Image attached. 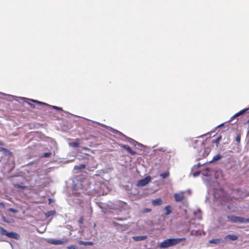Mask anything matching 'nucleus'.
Here are the masks:
<instances>
[{
  "label": "nucleus",
  "mask_w": 249,
  "mask_h": 249,
  "mask_svg": "<svg viewBox=\"0 0 249 249\" xmlns=\"http://www.w3.org/2000/svg\"><path fill=\"white\" fill-rule=\"evenodd\" d=\"M92 191H97L98 189L96 187L92 185H90L89 189H84L83 184L81 181L77 182L73 186V193L80 195L82 193L90 194Z\"/></svg>",
  "instance_id": "nucleus-1"
},
{
  "label": "nucleus",
  "mask_w": 249,
  "mask_h": 249,
  "mask_svg": "<svg viewBox=\"0 0 249 249\" xmlns=\"http://www.w3.org/2000/svg\"><path fill=\"white\" fill-rule=\"evenodd\" d=\"M185 240V237L167 239L160 243L159 247L160 249L167 248L176 245Z\"/></svg>",
  "instance_id": "nucleus-2"
},
{
  "label": "nucleus",
  "mask_w": 249,
  "mask_h": 249,
  "mask_svg": "<svg viewBox=\"0 0 249 249\" xmlns=\"http://www.w3.org/2000/svg\"><path fill=\"white\" fill-rule=\"evenodd\" d=\"M228 221L236 223H249V218H245L244 217L235 216L234 215H230L227 216Z\"/></svg>",
  "instance_id": "nucleus-3"
},
{
  "label": "nucleus",
  "mask_w": 249,
  "mask_h": 249,
  "mask_svg": "<svg viewBox=\"0 0 249 249\" xmlns=\"http://www.w3.org/2000/svg\"><path fill=\"white\" fill-rule=\"evenodd\" d=\"M102 125L104 126L107 127L108 130L112 131H116V132L117 133L119 134L120 135L122 136L123 137L126 139L127 142L129 143H130V144H133L134 146H136V145H138L140 147L143 146V145L142 144L139 143L138 142L135 141V140L132 139L131 138L126 137L125 135L123 134L122 133L119 132V131L116 130L110 126H106V125H103V124H102Z\"/></svg>",
  "instance_id": "nucleus-4"
},
{
  "label": "nucleus",
  "mask_w": 249,
  "mask_h": 249,
  "mask_svg": "<svg viewBox=\"0 0 249 249\" xmlns=\"http://www.w3.org/2000/svg\"><path fill=\"white\" fill-rule=\"evenodd\" d=\"M201 174L205 177V178H203L204 183L209 187L211 186L210 182V176H211V171L210 168H206L201 171ZM210 188H212L211 186L209 187Z\"/></svg>",
  "instance_id": "nucleus-5"
},
{
  "label": "nucleus",
  "mask_w": 249,
  "mask_h": 249,
  "mask_svg": "<svg viewBox=\"0 0 249 249\" xmlns=\"http://www.w3.org/2000/svg\"><path fill=\"white\" fill-rule=\"evenodd\" d=\"M0 234L6 235L9 238L15 239H18L19 237V235L18 233L13 231L8 232L6 230L1 227H0Z\"/></svg>",
  "instance_id": "nucleus-6"
},
{
  "label": "nucleus",
  "mask_w": 249,
  "mask_h": 249,
  "mask_svg": "<svg viewBox=\"0 0 249 249\" xmlns=\"http://www.w3.org/2000/svg\"><path fill=\"white\" fill-rule=\"evenodd\" d=\"M69 241V239L67 238H64L59 240H57L53 238H48L47 239V243L55 245L64 244L68 243Z\"/></svg>",
  "instance_id": "nucleus-7"
},
{
  "label": "nucleus",
  "mask_w": 249,
  "mask_h": 249,
  "mask_svg": "<svg viewBox=\"0 0 249 249\" xmlns=\"http://www.w3.org/2000/svg\"><path fill=\"white\" fill-rule=\"evenodd\" d=\"M127 206V203L121 201H118L115 204L108 205V207L110 209L117 210L120 208H124Z\"/></svg>",
  "instance_id": "nucleus-8"
},
{
  "label": "nucleus",
  "mask_w": 249,
  "mask_h": 249,
  "mask_svg": "<svg viewBox=\"0 0 249 249\" xmlns=\"http://www.w3.org/2000/svg\"><path fill=\"white\" fill-rule=\"evenodd\" d=\"M205 163L201 164L200 162H198L197 164L195 165L192 168L191 174H192L194 177H196L199 175L200 171L199 170V167L204 165Z\"/></svg>",
  "instance_id": "nucleus-9"
},
{
  "label": "nucleus",
  "mask_w": 249,
  "mask_h": 249,
  "mask_svg": "<svg viewBox=\"0 0 249 249\" xmlns=\"http://www.w3.org/2000/svg\"><path fill=\"white\" fill-rule=\"evenodd\" d=\"M21 99L22 100H23L24 101H25V102H26V103H28L30 105V106L34 108H35L36 107L35 106L34 104H33L29 103L28 101H30V102H32V103H36V104H39V105H45V106H49L48 104H46L45 103L41 102V101H39L38 100H34V99H30L26 98H25V97H22Z\"/></svg>",
  "instance_id": "nucleus-10"
},
{
  "label": "nucleus",
  "mask_w": 249,
  "mask_h": 249,
  "mask_svg": "<svg viewBox=\"0 0 249 249\" xmlns=\"http://www.w3.org/2000/svg\"><path fill=\"white\" fill-rule=\"evenodd\" d=\"M97 166L98 164L95 162L93 159H91L89 160L87 165V169L89 171H93L97 168Z\"/></svg>",
  "instance_id": "nucleus-11"
},
{
  "label": "nucleus",
  "mask_w": 249,
  "mask_h": 249,
  "mask_svg": "<svg viewBox=\"0 0 249 249\" xmlns=\"http://www.w3.org/2000/svg\"><path fill=\"white\" fill-rule=\"evenodd\" d=\"M151 177L148 176L143 179L138 181L137 183V186H144L146 185L151 180Z\"/></svg>",
  "instance_id": "nucleus-12"
},
{
  "label": "nucleus",
  "mask_w": 249,
  "mask_h": 249,
  "mask_svg": "<svg viewBox=\"0 0 249 249\" xmlns=\"http://www.w3.org/2000/svg\"><path fill=\"white\" fill-rule=\"evenodd\" d=\"M211 151L209 147H203L201 148L199 151V156L201 157H207Z\"/></svg>",
  "instance_id": "nucleus-13"
},
{
  "label": "nucleus",
  "mask_w": 249,
  "mask_h": 249,
  "mask_svg": "<svg viewBox=\"0 0 249 249\" xmlns=\"http://www.w3.org/2000/svg\"><path fill=\"white\" fill-rule=\"evenodd\" d=\"M175 200L176 202H180L184 198V193L180 192L179 193H176L174 194Z\"/></svg>",
  "instance_id": "nucleus-14"
},
{
  "label": "nucleus",
  "mask_w": 249,
  "mask_h": 249,
  "mask_svg": "<svg viewBox=\"0 0 249 249\" xmlns=\"http://www.w3.org/2000/svg\"><path fill=\"white\" fill-rule=\"evenodd\" d=\"M249 110V107L244 108L240 111H239L238 112L235 113L233 116H232L231 118V120L229 121H231L232 119L233 118L237 117L238 116H241L243 114H244L245 113H246L247 111Z\"/></svg>",
  "instance_id": "nucleus-15"
},
{
  "label": "nucleus",
  "mask_w": 249,
  "mask_h": 249,
  "mask_svg": "<svg viewBox=\"0 0 249 249\" xmlns=\"http://www.w3.org/2000/svg\"><path fill=\"white\" fill-rule=\"evenodd\" d=\"M121 147L126 150L128 153H129V154L133 156L135 155L136 154V152L133 151L131 149V148L127 145L122 144L121 145Z\"/></svg>",
  "instance_id": "nucleus-16"
},
{
  "label": "nucleus",
  "mask_w": 249,
  "mask_h": 249,
  "mask_svg": "<svg viewBox=\"0 0 249 249\" xmlns=\"http://www.w3.org/2000/svg\"><path fill=\"white\" fill-rule=\"evenodd\" d=\"M224 242L223 240L221 238L213 239L209 241V243L211 244H219Z\"/></svg>",
  "instance_id": "nucleus-17"
},
{
  "label": "nucleus",
  "mask_w": 249,
  "mask_h": 249,
  "mask_svg": "<svg viewBox=\"0 0 249 249\" xmlns=\"http://www.w3.org/2000/svg\"><path fill=\"white\" fill-rule=\"evenodd\" d=\"M162 200L161 198H156L152 200V204L154 206H160L162 204Z\"/></svg>",
  "instance_id": "nucleus-18"
},
{
  "label": "nucleus",
  "mask_w": 249,
  "mask_h": 249,
  "mask_svg": "<svg viewBox=\"0 0 249 249\" xmlns=\"http://www.w3.org/2000/svg\"><path fill=\"white\" fill-rule=\"evenodd\" d=\"M133 239L135 241H142L147 238V236L146 235H140L137 236H133Z\"/></svg>",
  "instance_id": "nucleus-19"
},
{
  "label": "nucleus",
  "mask_w": 249,
  "mask_h": 249,
  "mask_svg": "<svg viewBox=\"0 0 249 249\" xmlns=\"http://www.w3.org/2000/svg\"><path fill=\"white\" fill-rule=\"evenodd\" d=\"M0 152H2V153L7 156H10L11 154V153L10 152V151L4 147H0Z\"/></svg>",
  "instance_id": "nucleus-20"
},
{
  "label": "nucleus",
  "mask_w": 249,
  "mask_h": 249,
  "mask_svg": "<svg viewBox=\"0 0 249 249\" xmlns=\"http://www.w3.org/2000/svg\"><path fill=\"white\" fill-rule=\"evenodd\" d=\"M13 186L14 187L21 190H24L26 188V186L24 185V184L22 182L19 184H13Z\"/></svg>",
  "instance_id": "nucleus-21"
},
{
  "label": "nucleus",
  "mask_w": 249,
  "mask_h": 249,
  "mask_svg": "<svg viewBox=\"0 0 249 249\" xmlns=\"http://www.w3.org/2000/svg\"><path fill=\"white\" fill-rule=\"evenodd\" d=\"M163 211L165 215H167L170 214L172 213L171 206L170 205H168L166 206L164 208Z\"/></svg>",
  "instance_id": "nucleus-22"
},
{
  "label": "nucleus",
  "mask_w": 249,
  "mask_h": 249,
  "mask_svg": "<svg viewBox=\"0 0 249 249\" xmlns=\"http://www.w3.org/2000/svg\"><path fill=\"white\" fill-rule=\"evenodd\" d=\"M238 239V236L236 235L228 234L225 237V239H229L232 241H235Z\"/></svg>",
  "instance_id": "nucleus-23"
},
{
  "label": "nucleus",
  "mask_w": 249,
  "mask_h": 249,
  "mask_svg": "<svg viewBox=\"0 0 249 249\" xmlns=\"http://www.w3.org/2000/svg\"><path fill=\"white\" fill-rule=\"evenodd\" d=\"M222 158V156L220 154H218L216 155L215 156H214L213 157V159L211 160H210L209 162L212 163L213 162L216 161L220 160Z\"/></svg>",
  "instance_id": "nucleus-24"
},
{
  "label": "nucleus",
  "mask_w": 249,
  "mask_h": 249,
  "mask_svg": "<svg viewBox=\"0 0 249 249\" xmlns=\"http://www.w3.org/2000/svg\"><path fill=\"white\" fill-rule=\"evenodd\" d=\"M79 244L80 245H85V246H92L93 245V243L92 242L90 241H79Z\"/></svg>",
  "instance_id": "nucleus-25"
},
{
  "label": "nucleus",
  "mask_w": 249,
  "mask_h": 249,
  "mask_svg": "<svg viewBox=\"0 0 249 249\" xmlns=\"http://www.w3.org/2000/svg\"><path fill=\"white\" fill-rule=\"evenodd\" d=\"M87 168V165L85 164H81L79 165H75L74 167V169L75 170H81L85 168Z\"/></svg>",
  "instance_id": "nucleus-26"
},
{
  "label": "nucleus",
  "mask_w": 249,
  "mask_h": 249,
  "mask_svg": "<svg viewBox=\"0 0 249 249\" xmlns=\"http://www.w3.org/2000/svg\"><path fill=\"white\" fill-rule=\"evenodd\" d=\"M55 213H56V212L54 210L48 211L47 212H46L45 213V217L47 218H48L51 216H53V215H54L55 214Z\"/></svg>",
  "instance_id": "nucleus-27"
},
{
  "label": "nucleus",
  "mask_w": 249,
  "mask_h": 249,
  "mask_svg": "<svg viewBox=\"0 0 249 249\" xmlns=\"http://www.w3.org/2000/svg\"><path fill=\"white\" fill-rule=\"evenodd\" d=\"M190 234L195 236L199 235H201V231L199 230H192L191 231Z\"/></svg>",
  "instance_id": "nucleus-28"
},
{
  "label": "nucleus",
  "mask_w": 249,
  "mask_h": 249,
  "mask_svg": "<svg viewBox=\"0 0 249 249\" xmlns=\"http://www.w3.org/2000/svg\"><path fill=\"white\" fill-rule=\"evenodd\" d=\"M169 176V172L168 171H166L160 174V176L162 178L164 179Z\"/></svg>",
  "instance_id": "nucleus-29"
},
{
  "label": "nucleus",
  "mask_w": 249,
  "mask_h": 249,
  "mask_svg": "<svg viewBox=\"0 0 249 249\" xmlns=\"http://www.w3.org/2000/svg\"><path fill=\"white\" fill-rule=\"evenodd\" d=\"M69 145L72 147H78L79 146V143L78 142H72L69 143Z\"/></svg>",
  "instance_id": "nucleus-30"
},
{
  "label": "nucleus",
  "mask_w": 249,
  "mask_h": 249,
  "mask_svg": "<svg viewBox=\"0 0 249 249\" xmlns=\"http://www.w3.org/2000/svg\"><path fill=\"white\" fill-rule=\"evenodd\" d=\"M52 152H50L44 153L41 155V158H48V157H50L52 155Z\"/></svg>",
  "instance_id": "nucleus-31"
},
{
  "label": "nucleus",
  "mask_w": 249,
  "mask_h": 249,
  "mask_svg": "<svg viewBox=\"0 0 249 249\" xmlns=\"http://www.w3.org/2000/svg\"><path fill=\"white\" fill-rule=\"evenodd\" d=\"M151 209L150 208H144L142 210V212L143 213H148L151 212Z\"/></svg>",
  "instance_id": "nucleus-32"
},
{
  "label": "nucleus",
  "mask_w": 249,
  "mask_h": 249,
  "mask_svg": "<svg viewBox=\"0 0 249 249\" xmlns=\"http://www.w3.org/2000/svg\"><path fill=\"white\" fill-rule=\"evenodd\" d=\"M214 132H215V131H211V132H210L209 133H206L205 134L202 135L201 136L199 137L198 138H203L205 136H209V137H211V135L212 133H213Z\"/></svg>",
  "instance_id": "nucleus-33"
},
{
  "label": "nucleus",
  "mask_w": 249,
  "mask_h": 249,
  "mask_svg": "<svg viewBox=\"0 0 249 249\" xmlns=\"http://www.w3.org/2000/svg\"><path fill=\"white\" fill-rule=\"evenodd\" d=\"M214 190L213 192V196L215 199H218L220 197V195H218L216 191V189L215 188H213Z\"/></svg>",
  "instance_id": "nucleus-34"
},
{
  "label": "nucleus",
  "mask_w": 249,
  "mask_h": 249,
  "mask_svg": "<svg viewBox=\"0 0 249 249\" xmlns=\"http://www.w3.org/2000/svg\"><path fill=\"white\" fill-rule=\"evenodd\" d=\"M48 106L50 107H52L54 109H55V110H62V108H61L60 107H58L54 106H50L49 105Z\"/></svg>",
  "instance_id": "nucleus-35"
},
{
  "label": "nucleus",
  "mask_w": 249,
  "mask_h": 249,
  "mask_svg": "<svg viewBox=\"0 0 249 249\" xmlns=\"http://www.w3.org/2000/svg\"><path fill=\"white\" fill-rule=\"evenodd\" d=\"M222 139V136H218L216 139L215 140V141H214V142L215 143V144L217 145L219 143V142L221 141Z\"/></svg>",
  "instance_id": "nucleus-36"
},
{
  "label": "nucleus",
  "mask_w": 249,
  "mask_h": 249,
  "mask_svg": "<svg viewBox=\"0 0 249 249\" xmlns=\"http://www.w3.org/2000/svg\"><path fill=\"white\" fill-rule=\"evenodd\" d=\"M8 211L11 213H18V211L15 209L10 208L8 209Z\"/></svg>",
  "instance_id": "nucleus-37"
},
{
  "label": "nucleus",
  "mask_w": 249,
  "mask_h": 249,
  "mask_svg": "<svg viewBox=\"0 0 249 249\" xmlns=\"http://www.w3.org/2000/svg\"><path fill=\"white\" fill-rule=\"evenodd\" d=\"M200 213V209H198L197 210V212H194V215H196V216L199 219H201V216H197V214L198 213Z\"/></svg>",
  "instance_id": "nucleus-38"
},
{
  "label": "nucleus",
  "mask_w": 249,
  "mask_h": 249,
  "mask_svg": "<svg viewBox=\"0 0 249 249\" xmlns=\"http://www.w3.org/2000/svg\"><path fill=\"white\" fill-rule=\"evenodd\" d=\"M0 94H3V95H6V96H7V97H9V98H11V99H13V98H14L15 97V96H13V95H10V94H5V93H2V92H0Z\"/></svg>",
  "instance_id": "nucleus-39"
},
{
  "label": "nucleus",
  "mask_w": 249,
  "mask_h": 249,
  "mask_svg": "<svg viewBox=\"0 0 249 249\" xmlns=\"http://www.w3.org/2000/svg\"><path fill=\"white\" fill-rule=\"evenodd\" d=\"M241 140V136L240 134H237L236 137V141L238 142H240Z\"/></svg>",
  "instance_id": "nucleus-40"
},
{
  "label": "nucleus",
  "mask_w": 249,
  "mask_h": 249,
  "mask_svg": "<svg viewBox=\"0 0 249 249\" xmlns=\"http://www.w3.org/2000/svg\"><path fill=\"white\" fill-rule=\"evenodd\" d=\"M83 221H84V218L82 217L78 220V223L80 224H82L83 223Z\"/></svg>",
  "instance_id": "nucleus-41"
},
{
  "label": "nucleus",
  "mask_w": 249,
  "mask_h": 249,
  "mask_svg": "<svg viewBox=\"0 0 249 249\" xmlns=\"http://www.w3.org/2000/svg\"><path fill=\"white\" fill-rule=\"evenodd\" d=\"M67 249H75V247L74 245H71L67 247Z\"/></svg>",
  "instance_id": "nucleus-42"
},
{
  "label": "nucleus",
  "mask_w": 249,
  "mask_h": 249,
  "mask_svg": "<svg viewBox=\"0 0 249 249\" xmlns=\"http://www.w3.org/2000/svg\"><path fill=\"white\" fill-rule=\"evenodd\" d=\"M0 207H1L2 208H5V204L4 202H0Z\"/></svg>",
  "instance_id": "nucleus-43"
},
{
  "label": "nucleus",
  "mask_w": 249,
  "mask_h": 249,
  "mask_svg": "<svg viewBox=\"0 0 249 249\" xmlns=\"http://www.w3.org/2000/svg\"><path fill=\"white\" fill-rule=\"evenodd\" d=\"M115 219L118 221H123V220H124V219H125V218H120V217H116V218H115Z\"/></svg>",
  "instance_id": "nucleus-44"
},
{
  "label": "nucleus",
  "mask_w": 249,
  "mask_h": 249,
  "mask_svg": "<svg viewBox=\"0 0 249 249\" xmlns=\"http://www.w3.org/2000/svg\"><path fill=\"white\" fill-rule=\"evenodd\" d=\"M225 123H223L221 124H220L219 125H217L216 127H215V129L216 130L218 128L221 127V126H222L224 125Z\"/></svg>",
  "instance_id": "nucleus-45"
},
{
  "label": "nucleus",
  "mask_w": 249,
  "mask_h": 249,
  "mask_svg": "<svg viewBox=\"0 0 249 249\" xmlns=\"http://www.w3.org/2000/svg\"><path fill=\"white\" fill-rule=\"evenodd\" d=\"M100 208L101 209V211L104 213H107V210L103 208V207H100Z\"/></svg>",
  "instance_id": "nucleus-46"
},
{
  "label": "nucleus",
  "mask_w": 249,
  "mask_h": 249,
  "mask_svg": "<svg viewBox=\"0 0 249 249\" xmlns=\"http://www.w3.org/2000/svg\"><path fill=\"white\" fill-rule=\"evenodd\" d=\"M219 191L220 192V195H222L224 194V191L223 189H222L221 188L220 189V190H219Z\"/></svg>",
  "instance_id": "nucleus-47"
},
{
  "label": "nucleus",
  "mask_w": 249,
  "mask_h": 249,
  "mask_svg": "<svg viewBox=\"0 0 249 249\" xmlns=\"http://www.w3.org/2000/svg\"><path fill=\"white\" fill-rule=\"evenodd\" d=\"M3 143L2 142L0 141V145H3Z\"/></svg>",
  "instance_id": "nucleus-48"
},
{
  "label": "nucleus",
  "mask_w": 249,
  "mask_h": 249,
  "mask_svg": "<svg viewBox=\"0 0 249 249\" xmlns=\"http://www.w3.org/2000/svg\"><path fill=\"white\" fill-rule=\"evenodd\" d=\"M204 141H203V142H201V144L203 145V144H204Z\"/></svg>",
  "instance_id": "nucleus-49"
},
{
  "label": "nucleus",
  "mask_w": 249,
  "mask_h": 249,
  "mask_svg": "<svg viewBox=\"0 0 249 249\" xmlns=\"http://www.w3.org/2000/svg\"><path fill=\"white\" fill-rule=\"evenodd\" d=\"M247 123L249 124V119L248 120Z\"/></svg>",
  "instance_id": "nucleus-50"
},
{
  "label": "nucleus",
  "mask_w": 249,
  "mask_h": 249,
  "mask_svg": "<svg viewBox=\"0 0 249 249\" xmlns=\"http://www.w3.org/2000/svg\"><path fill=\"white\" fill-rule=\"evenodd\" d=\"M197 142V140L195 141V142Z\"/></svg>",
  "instance_id": "nucleus-51"
}]
</instances>
